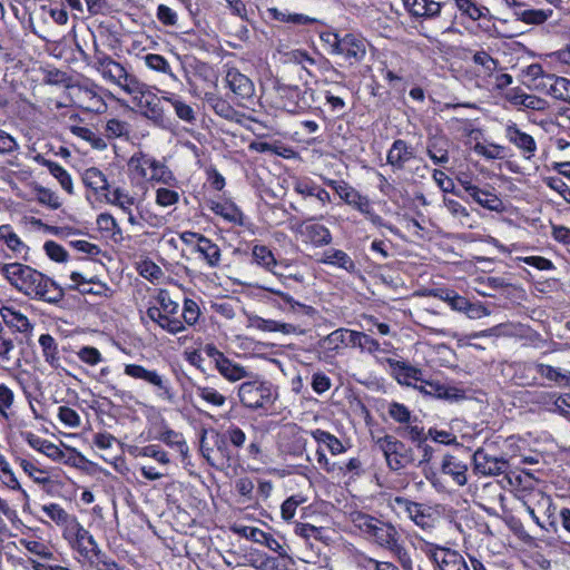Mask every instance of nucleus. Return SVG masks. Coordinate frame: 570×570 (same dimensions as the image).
<instances>
[{"label": "nucleus", "instance_id": "15", "mask_svg": "<svg viewBox=\"0 0 570 570\" xmlns=\"http://www.w3.org/2000/svg\"><path fill=\"white\" fill-rule=\"evenodd\" d=\"M30 327V323H22V327L16 326L14 323H0V358L3 362L11 360L10 353L14 348L12 335L19 332H26Z\"/></svg>", "mask_w": 570, "mask_h": 570}, {"label": "nucleus", "instance_id": "16", "mask_svg": "<svg viewBox=\"0 0 570 570\" xmlns=\"http://www.w3.org/2000/svg\"><path fill=\"white\" fill-rule=\"evenodd\" d=\"M414 389L419 390L424 395L434 396L444 400H454L459 396V390L455 387L446 386L439 382L425 381L419 377V381L413 384Z\"/></svg>", "mask_w": 570, "mask_h": 570}, {"label": "nucleus", "instance_id": "29", "mask_svg": "<svg viewBox=\"0 0 570 570\" xmlns=\"http://www.w3.org/2000/svg\"><path fill=\"white\" fill-rule=\"evenodd\" d=\"M321 262L326 265L340 267L351 274L357 271L354 261L341 249L330 248L325 250Z\"/></svg>", "mask_w": 570, "mask_h": 570}, {"label": "nucleus", "instance_id": "21", "mask_svg": "<svg viewBox=\"0 0 570 570\" xmlns=\"http://www.w3.org/2000/svg\"><path fill=\"white\" fill-rule=\"evenodd\" d=\"M367 41L357 35L345 33L343 56L351 63L362 61L366 56Z\"/></svg>", "mask_w": 570, "mask_h": 570}, {"label": "nucleus", "instance_id": "27", "mask_svg": "<svg viewBox=\"0 0 570 570\" xmlns=\"http://www.w3.org/2000/svg\"><path fill=\"white\" fill-rule=\"evenodd\" d=\"M26 441L32 449L43 453L53 461H60L65 456L62 450L58 445L49 440L41 439L31 432L26 433Z\"/></svg>", "mask_w": 570, "mask_h": 570}, {"label": "nucleus", "instance_id": "2", "mask_svg": "<svg viewBox=\"0 0 570 570\" xmlns=\"http://www.w3.org/2000/svg\"><path fill=\"white\" fill-rule=\"evenodd\" d=\"M350 520L353 527L357 529L364 538L379 547L394 553L402 551V544L400 543L401 535L396 527L391 522H386L361 511L352 512Z\"/></svg>", "mask_w": 570, "mask_h": 570}, {"label": "nucleus", "instance_id": "8", "mask_svg": "<svg viewBox=\"0 0 570 570\" xmlns=\"http://www.w3.org/2000/svg\"><path fill=\"white\" fill-rule=\"evenodd\" d=\"M473 469L476 474L483 476H495L505 473L509 470V462L503 456H494L487 453L483 449H478L473 455Z\"/></svg>", "mask_w": 570, "mask_h": 570}, {"label": "nucleus", "instance_id": "28", "mask_svg": "<svg viewBox=\"0 0 570 570\" xmlns=\"http://www.w3.org/2000/svg\"><path fill=\"white\" fill-rule=\"evenodd\" d=\"M82 183L85 186L94 191L95 195L109 191V184L105 174L97 167L87 168L82 173Z\"/></svg>", "mask_w": 570, "mask_h": 570}, {"label": "nucleus", "instance_id": "19", "mask_svg": "<svg viewBox=\"0 0 570 570\" xmlns=\"http://www.w3.org/2000/svg\"><path fill=\"white\" fill-rule=\"evenodd\" d=\"M382 362L387 363L391 374L397 380L399 383L405 385H413L419 381L420 370L406 364L402 361L393 358H384Z\"/></svg>", "mask_w": 570, "mask_h": 570}, {"label": "nucleus", "instance_id": "43", "mask_svg": "<svg viewBox=\"0 0 570 570\" xmlns=\"http://www.w3.org/2000/svg\"><path fill=\"white\" fill-rule=\"evenodd\" d=\"M164 100L173 106L175 114L179 119L189 124H193L196 120V114L191 106L185 104L178 96L170 95L168 97H164Z\"/></svg>", "mask_w": 570, "mask_h": 570}, {"label": "nucleus", "instance_id": "54", "mask_svg": "<svg viewBox=\"0 0 570 570\" xmlns=\"http://www.w3.org/2000/svg\"><path fill=\"white\" fill-rule=\"evenodd\" d=\"M458 9L463 13L466 14L472 20L476 21L481 19L484 16V11H488L484 7H478L474 2L471 0H454Z\"/></svg>", "mask_w": 570, "mask_h": 570}, {"label": "nucleus", "instance_id": "41", "mask_svg": "<svg viewBox=\"0 0 570 570\" xmlns=\"http://www.w3.org/2000/svg\"><path fill=\"white\" fill-rule=\"evenodd\" d=\"M157 439L166 445L176 449L184 456L188 454V445L181 433L171 429H165Z\"/></svg>", "mask_w": 570, "mask_h": 570}, {"label": "nucleus", "instance_id": "17", "mask_svg": "<svg viewBox=\"0 0 570 570\" xmlns=\"http://www.w3.org/2000/svg\"><path fill=\"white\" fill-rule=\"evenodd\" d=\"M450 140L442 135H433L428 138L426 154L435 165L449 161Z\"/></svg>", "mask_w": 570, "mask_h": 570}, {"label": "nucleus", "instance_id": "18", "mask_svg": "<svg viewBox=\"0 0 570 570\" xmlns=\"http://www.w3.org/2000/svg\"><path fill=\"white\" fill-rule=\"evenodd\" d=\"M296 232L306 237L313 245L320 247L331 244L332 235L327 227L321 224L301 223Z\"/></svg>", "mask_w": 570, "mask_h": 570}, {"label": "nucleus", "instance_id": "31", "mask_svg": "<svg viewBox=\"0 0 570 570\" xmlns=\"http://www.w3.org/2000/svg\"><path fill=\"white\" fill-rule=\"evenodd\" d=\"M209 208L216 215L222 216L225 220H227L229 223H233V224L239 225V226L244 225V214L234 203L212 202Z\"/></svg>", "mask_w": 570, "mask_h": 570}, {"label": "nucleus", "instance_id": "50", "mask_svg": "<svg viewBox=\"0 0 570 570\" xmlns=\"http://www.w3.org/2000/svg\"><path fill=\"white\" fill-rule=\"evenodd\" d=\"M20 544L30 553L36 554L42 559H53L52 551L42 542L36 540L21 539Z\"/></svg>", "mask_w": 570, "mask_h": 570}, {"label": "nucleus", "instance_id": "53", "mask_svg": "<svg viewBox=\"0 0 570 570\" xmlns=\"http://www.w3.org/2000/svg\"><path fill=\"white\" fill-rule=\"evenodd\" d=\"M514 14L519 20L530 24H540L548 19V14L543 10L537 9L515 10Z\"/></svg>", "mask_w": 570, "mask_h": 570}, {"label": "nucleus", "instance_id": "40", "mask_svg": "<svg viewBox=\"0 0 570 570\" xmlns=\"http://www.w3.org/2000/svg\"><path fill=\"white\" fill-rule=\"evenodd\" d=\"M254 262L264 267L265 269L272 272L274 275H278L277 272L273 269L277 265V262L274 257L272 250L265 245H255L252 250Z\"/></svg>", "mask_w": 570, "mask_h": 570}, {"label": "nucleus", "instance_id": "61", "mask_svg": "<svg viewBox=\"0 0 570 570\" xmlns=\"http://www.w3.org/2000/svg\"><path fill=\"white\" fill-rule=\"evenodd\" d=\"M543 183L557 191L567 203L570 204V186H568L560 177L549 176L543 178Z\"/></svg>", "mask_w": 570, "mask_h": 570}, {"label": "nucleus", "instance_id": "62", "mask_svg": "<svg viewBox=\"0 0 570 570\" xmlns=\"http://www.w3.org/2000/svg\"><path fill=\"white\" fill-rule=\"evenodd\" d=\"M225 438L228 440V442L236 449H240L245 445L247 436L246 433L235 424L229 425L225 432Z\"/></svg>", "mask_w": 570, "mask_h": 570}, {"label": "nucleus", "instance_id": "58", "mask_svg": "<svg viewBox=\"0 0 570 570\" xmlns=\"http://www.w3.org/2000/svg\"><path fill=\"white\" fill-rule=\"evenodd\" d=\"M157 302L161 309L163 321H171L170 316L178 312V304L166 292L158 295Z\"/></svg>", "mask_w": 570, "mask_h": 570}, {"label": "nucleus", "instance_id": "42", "mask_svg": "<svg viewBox=\"0 0 570 570\" xmlns=\"http://www.w3.org/2000/svg\"><path fill=\"white\" fill-rule=\"evenodd\" d=\"M537 363L518 364L514 373V380L520 386L537 385Z\"/></svg>", "mask_w": 570, "mask_h": 570}, {"label": "nucleus", "instance_id": "26", "mask_svg": "<svg viewBox=\"0 0 570 570\" xmlns=\"http://www.w3.org/2000/svg\"><path fill=\"white\" fill-rule=\"evenodd\" d=\"M475 283L478 293L489 297H494L498 293L511 286V283L501 276L478 277Z\"/></svg>", "mask_w": 570, "mask_h": 570}, {"label": "nucleus", "instance_id": "36", "mask_svg": "<svg viewBox=\"0 0 570 570\" xmlns=\"http://www.w3.org/2000/svg\"><path fill=\"white\" fill-rule=\"evenodd\" d=\"M196 249L198 253H200L209 266L215 267L218 265L220 261V249L210 239L205 236L198 237Z\"/></svg>", "mask_w": 570, "mask_h": 570}, {"label": "nucleus", "instance_id": "59", "mask_svg": "<svg viewBox=\"0 0 570 570\" xmlns=\"http://www.w3.org/2000/svg\"><path fill=\"white\" fill-rule=\"evenodd\" d=\"M105 131L108 138H120L129 135V126L126 121L112 118L107 121Z\"/></svg>", "mask_w": 570, "mask_h": 570}, {"label": "nucleus", "instance_id": "6", "mask_svg": "<svg viewBox=\"0 0 570 570\" xmlns=\"http://www.w3.org/2000/svg\"><path fill=\"white\" fill-rule=\"evenodd\" d=\"M392 507L403 512L423 531H431L435 525V519L432 517L431 508L423 503L411 501L404 497H395L392 500Z\"/></svg>", "mask_w": 570, "mask_h": 570}, {"label": "nucleus", "instance_id": "14", "mask_svg": "<svg viewBox=\"0 0 570 570\" xmlns=\"http://www.w3.org/2000/svg\"><path fill=\"white\" fill-rule=\"evenodd\" d=\"M441 471L443 474L450 475L459 487L468 483V464L455 455L446 454L443 456Z\"/></svg>", "mask_w": 570, "mask_h": 570}, {"label": "nucleus", "instance_id": "63", "mask_svg": "<svg viewBox=\"0 0 570 570\" xmlns=\"http://www.w3.org/2000/svg\"><path fill=\"white\" fill-rule=\"evenodd\" d=\"M42 511L58 525L66 523L71 515L57 503H50L42 507Z\"/></svg>", "mask_w": 570, "mask_h": 570}, {"label": "nucleus", "instance_id": "10", "mask_svg": "<svg viewBox=\"0 0 570 570\" xmlns=\"http://www.w3.org/2000/svg\"><path fill=\"white\" fill-rule=\"evenodd\" d=\"M459 183L469 196L483 208L498 213L504 209L503 202L498 197L493 188L492 190L482 189L468 179H459Z\"/></svg>", "mask_w": 570, "mask_h": 570}, {"label": "nucleus", "instance_id": "49", "mask_svg": "<svg viewBox=\"0 0 570 570\" xmlns=\"http://www.w3.org/2000/svg\"><path fill=\"white\" fill-rule=\"evenodd\" d=\"M326 184L347 204H352L355 198H358V193L345 181L330 179L326 180Z\"/></svg>", "mask_w": 570, "mask_h": 570}, {"label": "nucleus", "instance_id": "33", "mask_svg": "<svg viewBox=\"0 0 570 570\" xmlns=\"http://www.w3.org/2000/svg\"><path fill=\"white\" fill-rule=\"evenodd\" d=\"M145 382L156 387V395L168 402H173L175 394L167 379L160 375L157 371H149Z\"/></svg>", "mask_w": 570, "mask_h": 570}, {"label": "nucleus", "instance_id": "32", "mask_svg": "<svg viewBox=\"0 0 570 570\" xmlns=\"http://www.w3.org/2000/svg\"><path fill=\"white\" fill-rule=\"evenodd\" d=\"M36 160L47 167L50 174L60 183L61 187L68 193L73 194L72 179L65 168L59 164L48 160L38 155Z\"/></svg>", "mask_w": 570, "mask_h": 570}, {"label": "nucleus", "instance_id": "38", "mask_svg": "<svg viewBox=\"0 0 570 570\" xmlns=\"http://www.w3.org/2000/svg\"><path fill=\"white\" fill-rule=\"evenodd\" d=\"M107 203L118 206L124 213H129L131 206L135 205L136 198L127 190L117 187L111 191L105 193Z\"/></svg>", "mask_w": 570, "mask_h": 570}, {"label": "nucleus", "instance_id": "24", "mask_svg": "<svg viewBox=\"0 0 570 570\" xmlns=\"http://www.w3.org/2000/svg\"><path fill=\"white\" fill-rule=\"evenodd\" d=\"M205 100L217 116L229 121L240 122L243 115L237 111L227 100L214 94H207Z\"/></svg>", "mask_w": 570, "mask_h": 570}, {"label": "nucleus", "instance_id": "46", "mask_svg": "<svg viewBox=\"0 0 570 570\" xmlns=\"http://www.w3.org/2000/svg\"><path fill=\"white\" fill-rule=\"evenodd\" d=\"M195 391L198 397L213 406L220 407L226 402V397L215 387L196 385Z\"/></svg>", "mask_w": 570, "mask_h": 570}, {"label": "nucleus", "instance_id": "3", "mask_svg": "<svg viewBox=\"0 0 570 570\" xmlns=\"http://www.w3.org/2000/svg\"><path fill=\"white\" fill-rule=\"evenodd\" d=\"M92 59L94 68L102 76V78L119 86L127 94L137 95L145 89V83H142L134 73L129 72L125 66L114 60L97 47Z\"/></svg>", "mask_w": 570, "mask_h": 570}, {"label": "nucleus", "instance_id": "5", "mask_svg": "<svg viewBox=\"0 0 570 570\" xmlns=\"http://www.w3.org/2000/svg\"><path fill=\"white\" fill-rule=\"evenodd\" d=\"M375 445L382 452L387 468L399 472L414 463V451L393 435L385 434L374 439Z\"/></svg>", "mask_w": 570, "mask_h": 570}, {"label": "nucleus", "instance_id": "9", "mask_svg": "<svg viewBox=\"0 0 570 570\" xmlns=\"http://www.w3.org/2000/svg\"><path fill=\"white\" fill-rule=\"evenodd\" d=\"M225 81L227 87L234 94L239 106H246V101H250L255 94L254 82L249 77L242 73L236 68H230L226 72Z\"/></svg>", "mask_w": 570, "mask_h": 570}, {"label": "nucleus", "instance_id": "1", "mask_svg": "<svg viewBox=\"0 0 570 570\" xmlns=\"http://www.w3.org/2000/svg\"><path fill=\"white\" fill-rule=\"evenodd\" d=\"M2 273L11 285L30 297L50 303L59 302L63 297L62 289L52 279L28 265L4 264Z\"/></svg>", "mask_w": 570, "mask_h": 570}, {"label": "nucleus", "instance_id": "56", "mask_svg": "<svg viewBox=\"0 0 570 570\" xmlns=\"http://www.w3.org/2000/svg\"><path fill=\"white\" fill-rule=\"evenodd\" d=\"M209 431L207 429H203L200 431L199 438V451L204 459L213 466L216 465V458L214 455V443L209 442L208 438Z\"/></svg>", "mask_w": 570, "mask_h": 570}, {"label": "nucleus", "instance_id": "4", "mask_svg": "<svg viewBox=\"0 0 570 570\" xmlns=\"http://www.w3.org/2000/svg\"><path fill=\"white\" fill-rule=\"evenodd\" d=\"M240 403L250 410L268 409L278 397L277 389L268 381L250 380L238 386Z\"/></svg>", "mask_w": 570, "mask_h": 570}, {"label": "nucleus", "instance_id": "48", "mask_svg": "<svg viewBox=\"0 0 570 570\" xmlns=\"http://www.w3.org/2000/svg\"><path fill=\"white\" fill-rule=\"evenodd\" d=\"M145 62L150 69L169 75L174 80H177V77L171 72L168 61L163 56L148 53L145 56Z\"/></svg>", "mask_w": 570, "mask_h": 570}, {"label": "nucleus", "instance_id": "64", "mask_svg": "<svg viewBox=\"0 0 570 570\" xmlns=\"http://www.w3.org/2000/svg\"><path fill=\"white\" fill-rule=\"evenodd\" d=\"M156 17L158 21L166 27H176L178 24L177 12L166 4H159L157 7Z\"/></svg>", "mask_w": 570, "mask_h": 570}, {"label": "nucleus", "instance_id": "51", "mask_svg": "<svg viewBox=\"0 0 570 570\" xmlns=\"http://www.w3.org/2000/svg\"><path fill=\"white\" fill-rule=\"evenodd\" d=\"M432 178L442 191L452 193L458 197L463 198L461 191L455 188L454 181L448 177L443 170L434 169L432 173Z\"/></svg>", "mask_w": 570, "mask_h": 570}, {"label": "nucleus", "instance_id": "55", "mask_svg": "<svg viewBox=\"0 0 570 570\" xmlns=\"http://www.w3.org/2000/svg\"><path fill=\"white\" fill-rule=\"evenodd\" d=\"M70 278L75 283L70 288L77 289L81 294H100V291H94V288L89 286L90 284H95L94 277L87 278L81 273L72 272Z\"/></svg>", "mask_w": 570, "mask_h": 570}, {"label": "nucleus", "instance_id": "30", "mask_svg": "<svg viewBox=\"0 0 570 570\" xmlns=\"http://www.w3.org/2000/svg\"><path fill=\"white\" fill-rule=\"evenodd\" d=\"M217 371L224 376L227 381L236 382L243 379H248L252 376V372L240 364L225 357L218 366Z\"/></svg>", "mask_w": 570, "mask_h": 570}, {"label": "nucleus", "instance_id": "45", "mask_svg": "<svg viewBox=\"0 0 570 570\" xmlns=\"http://www.w3.org/2000/svg\"><path fill=\"white\" fill-rule=\"evenodd\" d=\"M312 436L317 443L325 444L326 448L333 455L340 454L345 451L342 442L333 434L323 430H315L312 432Z\"/></svg>", "mask_w": 570, "mask_h": 570}, {"label": "nucleus", "instance_id": "37", "mask_svg": "<svg viewBox=\"0 0 570 570\" xmlns=\"http://www.w3.org/2000/svg\"><path fill=\"white\" fill-rule=\"evenodd\" d=\"M155 158L145 153H136L134 154L129 161L128 167L132 170L139 178H147L148 173H150V167L154 164Z\"/></svg>", "mask_w": 570, "mask_h": 570}, {"label": "nucleus", "instance_id": "47", "mask_svg": "<svg viewBox=\"0 0 570 570\" xmlns=\"http://www.w3.org/2000/svg\"><path fill=\"white\" fill-rule=\"evenodd\" d=\"M305 502L306 498L303 494H294L287 498L281 505L282 519L291 521L296 513V509Z\"/></svg>", "mask_w": 570, "mask_h": 570}, {"label": "nucleus", "instance_id": "20", "mask_svg": "<svg viewBox=\"0 0 570 570\" xmlns=\"http://www.w3.org/2000/svg\"><path fill=\"white\" fill-rule=\"evenodd\" d=\"M403 3L406 10L417 18H435L442 9V3L433 0H403Z\"/></svg>", "mask_w": 570, "mask_h": 570}, {"label": "nucleus", "instance_id": "44", "mask_svg": "<svg viewBox=\"0 0 570 570\" xmlns=\"http://www.w3.org/2000/svg\"><path fill=\"white\" fill-rule=\"evenodd\" d=\"M0 480L9 488L19 490L23 494L24 499H28V493L23 490L17 480L9 462L6 456L0 453Z\"/></svg>", "mask_w": 570, "mask_h": 570}, {"label": "nucleus", "instance_id": "39", "mask_svg": "<svg viewBox=\"0 0 570 570\" xmlns=\"http://www.w3.org/2000/svg\"><path fill=\"white\" fill-rule=\"evenodd\" d=\"M452 309L465 312L468 317H482L485 316V308L481 305L470 303L465 297L458 294L452 295V302L449 304Z\"/></svg>", "mask_w": 570, "mask_h": 570}, {"label": "nucleus", "instance_id": "25", "mask_svg": "<svg viewBox=\"0 0 570 570\" xmlns=\"http://www.w3.org/2000/svg\"><path fill=\"white\" fill-rule=\"evenodd\" d=\"M210 441L214 443V455L216 458V468L230 466L234 460L233 453L227 444L228 440L224 434H219L215 430L210 431Z\"/></svg>", "mask_w": 570, "mask_h": 570}, {"label": "nucleus", "instance_id": "34", "mask_svg": "<svg viewBox=\"0 0 570 570\" xmlns=\"http://www.w3.org/2000/svg\"><path fill=\"white\" fill-rule=\"evenodd\" d=\"M146 179L170 187H174L177 184V179L171 170L157 159L154 160V164L150 167V173H148V177Z\"/></svg>", "mask_w": 570, "mask_h": 570}, {"label": "nucleus", "instance_id": "12", "mask_svg": "<svg viewBox=\"0 0 570 570\" xmlns=\"http://www.w3.org/2000/svg\"><path fill=\"white\" fill-rule=\"evenodd\" d=\"M414 156V148L409 142L396 139L387 151L386 161L393 168L402 170Z\"/></svg>", "mask_w": 570, "mask_h": 570}, {"label": "nucleus", "instance_id": "52", "mask_svg": "<svg viewBox=\"0 0 570 570\" xmlns=\"http://www.w3.org/2000/svg\"><path fill=\"white\" fill-rule=\"evenodd\" d=\"M387 412L391 419L400 424L412 422L411 411L402 403L391 402Z\"/></svg>", "mask_w": 570, "mask_h": 570}, {"label": "nucleus", "instance_id": "7", "mask_svg": "<svg viewBox=\"0 0 570 570\" xmlns=\"http://www.w3.org/2000/svg\"><path fill=\"white\" fill-rule=\"evenodd\" d=\"M428 556L436 570H470L465 559L456 550L432 546Z\"/></svg>", "mask_w": 570, "mask_h": 570}, {"label": "nucleus", "instance_id": "13", "mask_svg": "<svg viewBox=\"0 0 570 570\" xmlns=\"http://www.w3.org/2000/svg\"><path fill=\"white\" fill-rule=\"evenodd\" d=\"M505 137L519 148L530 159L537 149L535 141L532 136L521 131L515 124H510L505 127Z\"/></svg>", "mask_w": 570, "mask_h": 570}, {"label": "nucleus", "instance_id": "22", "mask_svg": "<svg viewBox=\"0 0 570 570\" xmlns=\"http://www.w3.org/2000/svg\"><path fill=\"white\" fill-rule=\"evenodd\" d=\"M135 100L138 101V106L145 109V115L154 121H163L164 115L159 107V99L153 95L145 85V89L137 95H134Z\"/></svg>", "mask_w": 570, "mask_h": 570}, {"label": "nucleus", "instance_id": "60", "mask_svg": "<svg viewBox=\"0 0 570 570\" xmlns=\"http://www.w3.org/2000/svg\"><path fill=\"white\" fill-rule=\"evenodd\" d=\"M296 190L304 196L316 197L323 204L331 202V196L328 191L315 185L299 184L296 187Z\"/></svg>", "mask_w": 570, "mask_h": 570}, {"label": "nucleus", "instance_id": "35", "mask_svg": "<svg viewBox=\"0 0 570 570\" xmlns=\"http://www.w3.org/2000/svg\"><path fill=\"white\" fill-rule=\"evenodd\" d=\"M547 79L550 81L548 94L570 104V80L554 75L547 76Z\"/></svg>", "mask_w": 570, "mask_h": 570}, {"label": "nucleus", "instance_id": "23", "mask_svg": "<svg viewBox=\"0 0 570 570\" xmlns=\"http://www.w3.org/2000/svg\"><path fill=\"white\" fill-rule=\"evenodd\" d=\"M535 367L537 374L549 383H553L559 387L570 386V371L544 363H537Z\"/></svg>", "mask_w": 570, "mask_h": 570}, {"label": "nucleus", "instance_id": "57", "mask_svg": "<svg viewBox=\"0 0 570 570\" xmlns=\"http://www.w3.org/2000/svg\"><path fill=\"white\" fill-rule=\"evenodd\" d=\"M35 191L37 200L40 204L46 205L52 209H58L60 207L61 204L58 199V196L52 190L37 185L35 187Z\"/></svg>", "mask_w": 570, "mask_h": 570}, {"label": "nucleus", "instance_id": "11", "mask_svg": "<svg viewBox=\"0 0 570 570\" xmlns=\"http://www.w3.org/2000/svg\"><path fill=\"white\" fill-rule=\"evenodd\" d=\"M279 91L282 98L286 99L284 102V108L292 114L305 110L309 106L306 96L308 94L312 96L313 94L307 89L302 90L297 86H283L279 87Z\"/></svg>", "mask_w": 570, "mask_h": 570}]
</instances>
